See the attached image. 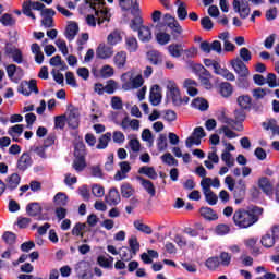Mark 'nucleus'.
<instances>
[{
  "mask_svg": "<svg viewBox=\"0 0 279 279\" xmlns=\"http://www.w3.org/2000/svg\"><path fill=\"white\" fill-rule=\"evenodd\" d=\"M260 215H263V208L260 207H253L250 210L238 209L233 214V223L242 229L252 228L260 219Z\"/></svg>",
  "mask_w": 279,
  "mask_h": 279,
  "instance_id": "obj_1",
  "label": "nucleus"
},
{
  "mask_svg": "<svg viewBox=\"0 0 279 279\" xmlns=\"http://www.w3.org/2000/svg\"><path fill=\"white\" fill-rule=\"evenodd\" d=\"M89 3L90 8L95 10L96 16H98L99 27H108V23H110L112 14L108 9L104 8L106 2H104V0H89Z\"/></svg>",
  "mask_w": 279,
  "mask_h": 279,
  "instance_id": "obj_2",
  "label": "nucleus"
},
{
  "mask_svg": "<svg viewBox=\"0 0 279 279\" xmlns=\"http://www.w3.org/2000/svg\"><path fill=\"white\" fill-rule=\"evenodd\" d=\"M122 88L124 90H135L136 88H141L145 81L143 80L142 74H135L134 70L128 71L126 73L121 75Z\"/></svg>",
  "mask_w": 279,
  "mask_h": 279,
  "instance_id": "obj_3",
  "label": "nucleus"
},
{
  "mask_svg": "<svg viewBox=\"0 0 279 279\" xmlns=\"http://www.w3.org/2000/svg\"><path fill=\"white\" fill-rule=\"evenodd\" d=\"M130 27L133 32H138V38L142 43L151 40V29L148 26H143V17L136 15L135 19L131 20Z\"/></svg>",
  "mask_w": 279,
  "mask_h": 279,
  "instance_id": "obj_4",
  "label": "nucleus"
},
{
  "mask_svg": "<svg viewBox=\"0 0 279 279\" xmlns=\"http://www.w3.org/2000/svg\"><path fill=\"white\" fill-rule=\"evenodd\" d=\"M32 10H37L43 12L45 10V4L40 2H34L32 0H26L22 4V12L25 14V16H28L29 19H33V21H36V15L32 12Z\"/></svg>",
  "mask_w": 279,
  "mask_h": 279,
  "instance_id": "obj_5",
  "label": "nucleus"
},
{
  "mask_svg": "<svg viewBox=\"0 0 279 279\" xmlns=\"http://www.w3.org/2000/svg\"><path fill=\"white\" fill-rule=\"evenodd\" d=\"M167 97H170L173 106H182V96L180 95V88L173 81L167 83Z\"/></svg>",
  "mask_w": 279,
  "mask_h": 279,
  "instance_id": "obj_6",
  "label": "nucleus"
},
{
  "mask_svg": "<svg viewBox=\"0 0 279 279\" xmlns=\"http://www.w3.org/2000/svg\"><path fill=\"white\" fill-rule=\"evenodd\" d=\"M246 193H247V183H245V180L243 179L238 180L233 189V197L235 199V204H241V202L245 199Z\"/></svg>",
  "mask_w": 279,
  "mask_h": 279,
  "instance_id": "obj_7",
  "label": "nucleus"
},
{
  "mask_svg": "<svg viewBox=\"0 0 279 279\" xmlns=\"http://www.w3.org/2000/svg\"><path fill=\"white\" fill-rule=\"evenodd\" d=\"M233 10L236 14H240L241 19H247L252 10L250 9V3L247 1L233 0Z\"/></svg>",
  "mask_w": 279,
  "mask_h": 279,
  "instance_id": "obj_8",
  "label": "nucleus"
},
{
  "mask_svg": "<svg viewBox=\"0 0 279 279\" xmlns=\"http://www.w3.org/2000/svg\"><path fill=\"white\" fill-rule=\"evenodd\" d=\"M119 5L124 12L131 10V14H133V16H138V12H141L138 0H119Z\"/></svg>",
  "mask_w": 279,
  "mask_h": 279,
  "instance_id": "obj_9",
  "label": "nucleus"
},
{
  "mask_svg": "<svg viewBox=\"0 0 279 279\" xmlns=\"http://www.w3.org/2000/svg\"><path fill=\"white\" fill-rule=\"evenodd\" d=\"M201 80V84L207 88V90H210L213 88V83H210V80H213V74L204 65H197L196 66Z\"/></svg>",
  "mask_w": 279,
  "mask_h": 279,
  "instance_id": "obj_10",
  "label": "nucleus"
},
{
  "mask_svg": "<svg viewBox=\"0 0 279 279\" xmlns=\"http://www.w3.org/2000/svg\"><path fill=\"white\" fill-rule=\"evenodd\" d=\"M165 21H166V25L171 28L174 39H177L178 36H180V34H182L183 32L182 26L180 25V22H178L175 17L171 16V14H166Z\"/></svg>",
  "mask_w": 279,
  "mask_h": 279,
  "instance_id": "obj_11",
  "label": "nucleus"
},
{
  "mask_svg": "<svg viewBox=\"0 0 279 279\" xmlns=\"http://www.w3.org/2000/svg\"><path fill=\"white\" fill-rule=\"evenodd\" d=\"M68 124L73 130L77 129L80 126V109L71 106L68 109Z\"/></svg>",
  "mask_w": 279,
  "mask_h": 279,
  "instance_id": "obj_12",
  "label": "nucleus"
},
{
  "mask_svg": "<svg viewBox=\"0 0 279 279\" xmlns=\"http://www.w3.org/2000/svg\"><path fill=\"white\" fill-rule=\"evenodd\" d=\"M96 56L100 60H108L114 56V50L110 46H106V44H100L96 49Z\"/></svg>",
  "mask_w": 279,
  "mask_h": 279,
  "instance_id": "obj_13",
  "label": "nucleus"
},
{
  "mask_svg": "<svg viewBox=\"0 0 279 279\" xmlns=\"http://www.w3.org/2000/svg\"><path fill=\"white\" fill-rule=\"evenodd\" d=\"M232 69L240 75V77H247L250 75V70L247 65L241 59H234L231 61Z\"/></svg>",
  "mask_w": 279,
  "mask_h": 279,
  "instance_id": "obj_14",
  "label": "nucleus"
},
{
  "mask_svg": "<svg viewBox=\"0 0 279 279\" xmlns=\"http://www.w3.org/2000/svg\"><path fill=\"white\" fill-rule=\"evenodd\" d=\"M214 73H216V75H220L221 77H223L225 80H228L229 82H234V80H236V77L234 76V74L232 72H230L228 69L226 68H221V64H219V62H215L214 63Z\"/></svg>",
  "mask_w": 279,
  "mask_h": 279,
  "instance_id": "obj_15",
  "label": "nucleus"
},
{
  "mask_svg": "<svg viewBox=\"0 0 279 279\" xmlns=\"http://www.w3.org/2000/svg\"><path fill=\"white\" fill-rule=\"evenodd\" d=\"M41 25L46 28L53 27V16H56V11L53 9H45L41 11Z\"/></svg>",
  "mask_w": 279,
  "mask_h": 279,
  "instance_id": "obj_16",
  "label": "nucleus"
},
{
  "mask_svg": "<svg viewBox=\"0 0 279 279\" xmlns=\"http://www.w3.org/2000/svg\"><path fill=\"white\" fill-rule=\"evenodd\" d=\"M149 101L151 106H160L162 101V94L160 92V86L154 85L150 89Z\"/></svg>",
  "mask_w": 279,
  "mask_h": 279,
  "instance_id": "obj_17",
  "label": "nucleus"
},
{
  "mask_svg": "<svg viewBox=\"0 0 279 279\" xmlns=\"http://www.w3.org/2000/svg\"><path fill=\"white\" fill-rule=\"evenodd\" d=\"M16 167L19 171H27V168L32 167V157L29 156V154H22V156L17 160Z\"/></svg>",
  "mask_w": 279,
  "mask_h": 279,
  "instance_id": "obj_18",
  "label": "nucleus"
},
{
  "mask_svg": "<svg viewBox=\"0 0 279 279\" xmlns=\"http://www.w3.org/2000/svg\"><path fill=\"white\" fill-rule=\"evenodd\" d=\"M78 32H80V26L75 22H72L66 26L65 38L69 40V43H71L72 40H75V36H77Z\"/></svg>",
  "mask_w": 279,
  "mask_h": 279,
  "instance_id": "obj_19",
  "label": "nucleus"
},
{
  "mask_svg": "<svg viewBox=\"0 0 279 279\" xmlns=\"http://www.w3.org/2000/svg\"><path fill=\"white\" fill-rule=\"evenodd\" d=\"M126 62H128V52L120 51L114 54L113 64H116L117 69H125Z\"/></svg>",
  "mask_w": 279,
  "mask_h": 279,
  "instance_id": "obj_20",
  "label": "nucleus"
},
{
  "mask_svg": "<svg viewBox=\"0 0 279 279\" xmlns=\"http://www.w3.org/2000/svg\"><path fill=\"white\" fill-rule=\"evenodd\" d=\"M105 199L110 206H117V204L121 202V195L119 194V191L113 187L109 191V194L105 197Z\"/></svg>",
  "mask_w": 279,
  "mask_h": 279,
  "instance_id": "obj_21",
  "label": "nucleus"
},
{
  "mask_svg": "<svg viewBox=\"0 0 279 279\" xmlns=\"http://www.w3.org/2000/svg\"><path fill=\"white\" fill-rule=\"evenodd\" d=\"M5 53H8L9 56H12L13 62H15L16 64H23V52H21V50L16 48H12L7 45Z\"/></svg>",
  "mask_w": 279,
  "mask_h": 279,
  "instance_id": "obj_22",
  "label": "nucleus"
},
{
  "mask_svg": "<svg viewBox=\"0 0 279 279\" xmlns=\"http://www.w3.org/2000/svg\"><path fill=\"white\" fill-rule=\"evenodd\" d=\"M234 118L238 122H235V126H233V129L238 132H243V124L241 122L245 121V109H236L234 111Z\"/></svg>",
  "mask_w": 279,
  "mask_h": 279,
  "instance_id": "obj_23",
  "label": "nucleus"
},
{
  "mask_svg": "<svg viewBox=\"0 0 279 279\" xmlns=\"http://www.w3.org/2000/svg\"><path fill=\"white\" fill-rule=\"evenodd\" d=\"M168 52L171 58H181L184 52V45L182 44H171L168 46Z\"/></svg>",
  "mask_w": 279,
  "mask_h": 279,
  "instance_id": "obj_24",
  "label": "nucleus"
},
{
  "mask_svg": "<svg viewBox=\"0 0 279 279\" xmlns=\"http://www.w3.org/2000/svg\"><path fill=\"white\" fill-rule=\"evenodd\" d=\"M177 9V16L179 21H186V17L189 16V11L186 10V3H184L181 0L175 1Z\"/></svg>",
  "mask_w": 279,
  "mask_h": 279,
  "instance_id": "obj_25",
  "label": "nucleus"
},
{
  "mask_svg": "<svg viewBox=\"0 0 279 279\" xmlns=\"http://www.w3.org/2000/svg\"><path fill=\"white\" fill-rule=\"evenodd\" d=\"M199 213L204 219H207V221H217V219H219L217 213H215L210 207H202Z\"/></svg>",
  "mask_w": 279,
  "mask_h": 279,
  "instance_id": "obj_26",
  "label": "nucleus"
},
{
  "mask_svg": "<svg viewBox=\"0 0 279 279\" xmlns=\"http://www.w3.org/2000/svg\"><path fill=\"white\" fill-rule=\"evenodd\" d=\"M31 51L35 56V62L37 64H43L45 62V54L43 53V50L40 49V46L38 44H33L31 46Z\"/></svg>",
  "mask_w": 279,
  "mask_h": 279,
  "instance_id": "obj_27",
  "label": "nucleus"
},
{
  "mask_svg": "<svg viewBox=\"0 0 279 279\" xmlns=\"http://www.w3.org/2000/svg\"><path fill=\"white\" fill-rule=\"evenodd\" d=\"M72 169H74L76 173H82V171L86 169V157H74Z\"/></svg>",
  "mask_w": 279,
  "mask_h": 279,
  "instance_id": "obj_28",
  "label": "nucleus"
},
{
  "mask_svg": "<svg viewBox=\"0 0 279 279\" xmlns=\"http://www.w3.org/2000/svg\"><path fill=\"white\" fill-rule=\"evenodd\" d=\"M26 213L29 217H38L43 213V206L40 203H31L26 206Z\"/></svg>",
  "mask_w": 279,
  "mask_h": 279,
  "instance_id": "obj_29",
  "label": "nucleus"
},
{
  "mask_svg": "<svg viewBox=\"0 0 279 279\" xmlns=\"http://www.w3.org/2000/svg\"><path fill=\"white\" fill-rule=\"evenodd\" d=\"M258 186L264 193H266V195H271V192L274 191V186L267 177L259 179Z\"/></svg>",
  "mask_w": 279,
  "mask_h": 279,
  "instance_id": "obj_30",
  "label": "nucleus"
},
{
  "mask_svg": "<svg viewBox=\"0 0 279 279\" xmlns=\"http://www.w3.org/2000/svg\"><path fill=\"white\" fill-rule=\"evenodd\" d=\"M147 58L150 64H154L155 66H158V64H162V53H160L158 50L149 51L147 53Z\"/></svg>",
  "mask_w": 279,
  "mask_h": 279,
  "instance_id": "obj_31",
  "label": "nucleus"
},
{
  "mask_svg": "<svg viewBox=\"0 0 279 279\" xmlns=\"http://www.w3.org/2000/svg\"><path fill=\"white\" fill-rule=\"evenodd\" d=\"M142 186L145 189V191L150 195V197L156 196V187L154 186V183L149 180L144 179L143 177L138 178Z\"/></svg>",
  "mask_w": 279,
  "mask_h": 279,
  "instance_id": "obj_32",
  "label": "nucleus"
},
{
  "mask_svg": "<svg viewBox=\"0 0 279 279\" xmlns=\"http://www.w3.org/2000/svg\"><path fill=\"white\" fill-rule=\"evenodd\" d=\"M123 40V37H121V32L113 31L107 36V43L111 47H114V45H119Z\"/></svg>",
  "mask_w": 279,
  "mask_h": 279,
  "instance_id": "obj_33",
  "label": "nucleus"
},
{
  "mask_svg": "<svg viewBox=\"0 0 279 279\" xmlns=\"http://www.w3.org/2000/svg\"><path fill=\"white\" fill-rule=\"evenodd\" d=\"M138 173L142 175H147V178H150V180H156L158 178V172H156L154 167L143 166L140 168Z\"/></svg>",
  "mask_w": 279,
  "mask_h": 279,
  "instance_id": "obj_34",
  "label": "nucleus"
},
{
  "mask_svg": "<svg viewBox=\"0 0 279 279\" xmlns=\"http://www.w3.org/2000/svg\"><path fill=\"white\" fill-rule=\"evenodd\" d=\"M19 184H21V177L16 173L11 174L7 179V186L11 191H14V189L19 187Z\"/></svg>",
  "mask_w": 279,
  "mask_h": 279,
  "instance_id": "obj_35",
  "label": "nucleus"
},
{
  "mask_svg": "<svg viewBox=\"0 0 279 279\" xmlns=\"http://www.w3.org/2000/svg\"><path fill=\"white\" fill-rule=\"evenodd\" d=\"M257 243H258V238H250L247 240H244V245H246V247H250V250H252V254L254 256H258V254H260V248L256 247Z\"/></svg>",
  "mask_w": 279,
  "mask_h": 279,
  "instance_id": "obj_36",
  "label": "nucleus"
},
{
  "mask_svg": "<svg viewBox=\"0 0 279 279\" xmlns=\"http://www.w3.org/2000/svg\"><path fill=\"white\" fill-rule=\"evenodd\" d=\"M202 138H206V131H204V128L197 126L194 129L192 135L186 138V141H202Z\"/></svg>",
  "mask_w": 279,
  "mask_h": 279,
  "instance_id": "obj_37",
  "label": "nucleus"
},
{
  "mask_svg": "<svg viewBox=\"0 0 279 279\" xmlns=\"http://www.w3.org/2000/svg\"><path fill=\"white\" fill-rule=\"evenodd\" d=\"M192 108H196L201 112H206L208 110V101L204 98H195L192 101Z\"/></svg>",
  "mask_w": 279,
  "mask_h": 279,
  "instance_id": "obj_38",
  "label": "nucleus"
},
{
  "mask_svg": "<svg viewBox=\"0 0 279 279\" xmlns=\"http://www.w3.org/2000/svg\"><path fill=\"white\" fill-rule=\"evenodd\" d=\"M119 256H120L121 260H124L128 263L129 260L133 259L134 256H136V255H134V253L132 251H130V247L122 246L119 251Z\"/></svg>",
  "mask_w": 279,
  "mask_h": 279,
  "instance_id": "obj_39",
  "label": "nucleus"
},
{
  "mask_svg": "<svg viewBox=\"0 0 279 279\" xmlns=\"http://www.w3.org/2000/svg\"><path fill=\"white\" fill-rule=\"evenodd\" d=\"M161 162H163V165H167L168 167H178L179 165L178 159H175L173 155H171V153L163 154L161 156Z\"/></svg>",
  "mask_w": 279,
  "mask_h": 279,
  "instance_id": "obj_40",
  "label": "nucleus"
},
{
  "mask_svg": "<svg viewBox=\"0 0 279 279\" xmlns=\"http://www.w3.org/2000/svg\"><path fill=\"white\" fill-rule=\"evenodd\" d=\"M133 226L135 230H138V232H143L144 234H151L154 232V230H151V227L143 223L141 220H135L133 222Z\"/></svg>",
  "mask_w": 279,
  "mask_h": 279,
  "instance_id": "obj_41",
  "label": "nucleus"
},
{
  "mask_svg": "<svg viewBox=\"0 0 279 279\" xmlns=\"http://www.w3.org/2000/svg\"><path fill=\"white\" fill-rule=\"evenodd\" d=\"M129 250L131 251V253H133V256H136L138 252H141V243H138V238H136L135 235H133L129 240Z\"/></svg>",
  "mask_w": 279,
  "mask_h": 279,
  "instance_id": "obj_42",
  "label": "nucleus"
},
{
  "mask_svg": "<svg viewBox=\"0 0 279 279\" xmlns=\"http://www.w3.org/2000/svg\"><path fill=\"white\" fill-rule=\"evenodd\" d=\"M74 157L86 158V145H84V142L80 141L74 144Z\"/></svg>",
  "mask_w": 279,
  "mask_h": 279,
  "instance_id": "obj_43",
  "label": "nucleus"
},
{
  "mask_svg": "<svg viewBox=\"0 0 279 279\" xmlns=\"http://www.w3.org/2000/svg\"><path fill=\"white\" fill-rule=\"evenodd\" d=\"M205 266L207 267V269H209L210 271H215L217 269H219V267H221V264L219 263V257L215 256V257H209L206 262H205Z\"/></svg>",
  "mask_w": 279,
  "mask_h": 279,
  "instance_id": "obj_44",
  "label": "nucleus"
},
{
  "mask_svg": "<svg viewBox=\"0 0 279 279\" xmlns=\"http://www.w3.org/2000/svg\"><path fill=\"white\" fill-rule=\"evenodd\" d=\"M218 260L221 267H230V263H232V255L228 252H221Z\"/></svg>",
  "mask_w": 279,
  "mask_h": 279,
  "instance_id": "obj_45",
  "label": "nucleus"
},
{
  "mask_svg": "<svg viewBox=\"0 0 279 279\" xmlns=\"http://www.w3.org/2000/svg\"><path fill=\"white\" fill-rule=\"evenodd\" d=\"M134 193H135L134 187H132V185L130 183H123L121 185L122 197H125L126 199H129V197H132V195H134Z\"/></svg>",
  "mask_w": 279,
  "mask_h": 279,
  "instance_id": "obj_46",
  "label": "nucleus"
},
{
  "mask_svg": "<svg viewBox=\"0 0 279 279\" xmlns=\"http://www.w3.org/2000/svg\"><path fill=\"white\" fill-rule=\"evenodd\" d=\"M260 243L264 247H274V245H276V238L267 233L262 238Z\"/></svg>",
  "mask_w": 279,
  "mask_h": 279,
  "instance_id": "obj_47",
  "label": "nucleus"
},
{
  "mask_svg": "<svg viewBox=\"0 0 279 279\" xmlns=\"http://www.w3.org/2000/svg\"><path fill=\"white\" fill-rule=\"evenodd\" d=\"M156 40L159 45H169V43H171V35L165 32H159L156 34Z\"/></svg>",
  "mask_w": 279,
  "mask_h": 279,
  "instance_id": "obj_48",
  "label": "nucleus"
},
{
  "mask_svg": "<svg viewBox=\"0 0 279 279\" xmlns=\"http://www.w3.org/2000/svg\"><path fill=\"white\" fill-rule=\"evenodd\" d=\"M50 66H61V71H66V63L62 61V57L59 54L52 57L49 61Z\"/></svg>",
  "mask_w": 279,
  "mask_h": 279,
  "instance_id": "obj_49",
  "label": "nucleus"
},
{
  "mask_svg": "<svg viewBox=\"0 0 279 279\" xmlns=\"http://www.w3.org/2000/svg\"><path fill=\"white\" fill-rule=\"evenodd\" d=\"M10 136L13 137V141H19L16 136H21L23 134V124H15L9 129Z\"/></svg>",
  "mask_w": 279,
  "mask_h": 279,
  "instance_id": "obj_50",
  "label": "nucleus"
},
{
  "mask_svg": "<svg viewBox=\"0 0 279 279\" xmlns=\"http://www.w3.org/2000/svg\"><path fill=\"white\" fill-rule=\"evenodd\" d=\"M238 104L243 110H247L252 106V98L250 96H239Z\"/></svg>",
  "mask_w": 279,
  "mask_h": 279,
  "instance_id": "obj_51",
  "label": "nucleus"
},
{
  "mask_svg": "<svg viewBox=\"0 0 279 279\" xmlns=\"http://www.w3.org/2000/svg\"><path fill=\"white\" fill-rule=\"evenodd\" d=\"M218 133L225 136V138L229 140L236 138L239 136L234 131H232V129L228 126L220 128Z\"/></svg>",
  "mask_w": 279,
  "mask_h": 279,
  "instance_id": "obj_52",
  "label": "nucleus"
},
{
  "mask_svg": "<svg viewBox=\"0 0 279 279\" xmlns=\"http://www.w3.org/2000/svg\"><path fill=\"white\" fill-rule=\"evenodd\" d=\"M232 84L225 82L220 85V95L222 97H230L233 93Z\"/></svg>",
  "mask_w": 279,
  "mask_h": 279,
  "instance_id": "obj_53",
  "label": "nucleus"
},
{
  "mask_svg": "<svg viewBox=\"0 0 279 279\" xmlns=\"http://www.w3.org/2000/svg\"><path fill=\"white\" fill-rule=\"evenodd\" d=\"M53 202L56 206H66L69 198L66 197V194L59 192L56 194Z\"/></svg>",
  "mask_w": 279,
  "mask_h": 279,
  "instance_id": "obj_54",
  "label": "nucleus"
},
{
  "mask_svg": "<svg viewBox=\"0 0 279 279\" xmlns=\"http://www.w3.org/2000/svg\"><path fill=\"white\" fill-rule=\"evenodd\" d=\"M125 43H126V49L131 53H133L134 51H136L138 49V41L136 40V38L129 37L125 39Z\"/></svg>",
  "mask_w": 279,
  "mask_h": 279,
  "instance_id": "obj_55",
  "label": "nucleus"
},
{
  "mask_svg": "<svg viewBox=\"0 0 279 279\" xmlns=\"http://www.w3.org/2000/svg\"><path fill=\"white\" fill-rule=\"evenodd\" d=\"M86 228V225L85 223H81V222H77L73 229H72V234L73 236H81V239H84V232L83 230Z\"/></svg>",
  "mask_w": 279,
  "mask_h": 279,
  "instance_id": "obj_56",
  "label": "nucleus"
},
{
  "mask_svg": "<svg viewBox=\"0 0 279 279\" xmlns=\"http://www.w3.org/2000/svg\"><path fill=\"white\" fill-rule=\"evenodd\" d=\"M204 195H205V199H206L207 204H209V206H215L217 204V202H219V197L213 191L206 192Z\"/></svg>",
  "mask_w": 279,
  "mask_h": 279,
  "instance_id": "obj_57",
  "label": "nucleus"
},
{
  "mask_svg": "<svg viewBox=\"0 0 279 279\" xmlns=\"http://www.w3.org/2000/svg\"><path fill=\"white\" fill-rule=\"evenodd\" d=\"M47 147H49V145L32 146L31 151L39 156V158H47V155H45V149H47Z\"/></svg>",
  "mask_w": 279,
  "mask_h": 279,
  "instance_id": "obj_58",
  "label": "nucleus"
},
{
  "mask_svg": "<svg viewBox=\"0 0 279 279\" xmlns=\"http://www.w3.org/2000/svg\"><path fill=\"white\" fill-rule=\"evenodd\" d=\"M2 239L7 245H14V243H16V234L10 231L4 232Z\"/></svg>",
  "mask_w": 279,
  "mask_h": 279,
  "instance_id": "obj_59",
  "label": "nucleus"
},
{
  "mask_svg": "<svg viewBox=\"0 0 279 279\" xmlns=\"http://www.w3.org/2000/svg\"><path fill=\"white\" fill-rule=\"evenodd\" d=\"M215 232L216 234H218V236H226V234H229L230 233V227L228 225H218L216 228H215Z\"/></svg>",
  "mask_w": 279,
  "mask_h": 279,
  "instance_id": "obj_60",
  "label": "nucleus"
},
{
  "mask_svg": "<svg viewBox=\"0 0 279 279\" xmlns=\"http://www.w3.org/2000/svg\"><path fill=\"white\" fill-rule=\"evenodd\" d=\"M0 23H2L4 25V27H12V25H14L15 21L12 17L11 14L5 13L0 17Z\"/></svg>",
  "mask_w": 279,
  "mask_h": 279,
  "instance_id": "obj_61",
  "label": "nucleus"
},
{
  "mask_svg": "<svg viewBox=\"0 0 279 279\" xmlns=\"http://www.w3.org/2000/svg\"><path fill=\"white\" fill-rule=\"evenodd\" d=\"M92 193L94 197H104V195H106V190L99 184H94L92 186Z\"/></svg>",
  "mask_w": 279,
  "mask_h": 279,
  "instance_id": "obj_62",
  "label": "nucleus"
},
{
  "mask_svg": "<svg viewBox=\"0 0 279 279\" xmlns=\"http://www.w3.org/2000/svg\"><path fill=\"white\" fill-rule=\"evenodd\" d=\"M84 264H78L77 267L75 268V271L77 274L78 279H90V276L88 275V271L83 270L84 269Z\"/></svg>",
  "mask_w": 279,
  "mask_h": 279,
  "instance_id": "obj_63",
  "label": "nucleus"
},
{
  "mask_svg": "<svg viewBox=\"0 0 279 279\" xmlns=\"http://www.w3.org/2000/svg\"><path fill=\"white\" fill-rule=\"evenodd\" d=\"M117 86L114 80H109L105 85V93H107V95H113L114 90H117Z\"/></svg>",
  "mask_w": 279,
  "mask_h": 279,
  "instance_id": "obj_64",
  "label": "nucleus"
}]
</instances>
